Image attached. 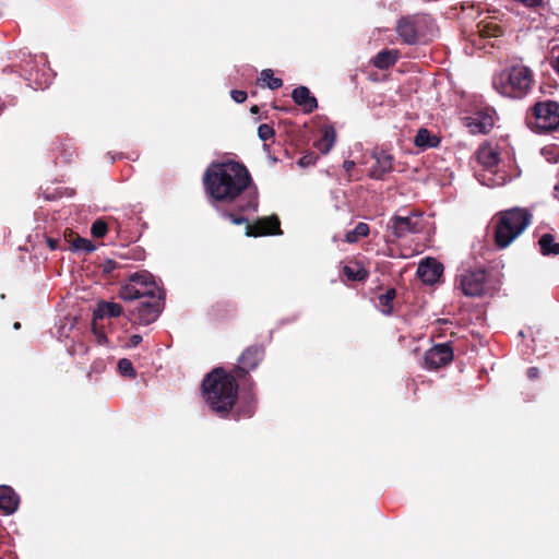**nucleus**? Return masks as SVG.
Returning <instances> with one entry per match:
<instances>
[{
	"label": "nucleus",
	"instance_id": "nucleus-27",
	"mask_svg": "<svg viewBox=\"0 0 559 559\" xmlns=\"http://www.w3.org/2000/svg\"><path fill=\"white\" fill-rule=\"evenodd\" d=\"M396 298V289L391 287L378 297L379 309L384 316L393 313V301Z\"/></svg>",
	"mask_w": 559,
	"mask_h": 559
},
{
	"label": "nucleus",
	"instance_id": "nucleus-36",
	"mask_svg": "<svg viewBox=\"0 0 559 559\" xmlns=\"http://www.w3.org/2000/svg\"><path fill=\"white\" fill-rule=\"evenodd\" d=\"M230 97H231L236 103L241 104V103H243V102L247 99L248 95H247V92H245V91H240V90H233V91L230 92Z\"/></svg>",
	"mask_w": 559,
	"mask_h": 559
},
{
	"label": "nucleus",
	"instance_id": "nucleus-45",
	"mask_svg": "<svg viewBox=\"0 0 559 559\" xmlns=\"http://www.w3.org/2000/svg\"><path fill=\"white\" fill-rule=\"evenodd\" d=\"M13 328H14L15 330H19V329L21 328V323H20V322H15V323L13 324Z\"/></svg>",
	"mask_w": 559,
	"mask_h": 559
},
{
	"label": "nucleus",
	"instance_id": "nucleus-35",
	"mask_svg": "<svg viewBox=\"0 0 559 559\" xmlns=\"http://www.w3.org/2000/svg\"><path fill=\"white\" fill-rule=\"evenodd\" d=\"M97 320H95L93 318V324H92V330H93V333L95 334L96 338H97V342L98 344H105L107 343L108 338L104 332V330L102 328H98L97 326V323H96Z\"/></svg>",
	"mask_w": 559,
	"mask_h": 559
},
{
	"label": "nucleus",
	"instance_id": "nucleus-26",
	"mask_svg": "<svg viewBox=\"0 0 559 559\" xmlns=\"http://www.w3.org/2000/svg\"><path fill=\"white\" fill-rule=\"evenodd\" d=\"M257 84L263 87L266 86L271 90H277L283 86V80L275 78L272 69H264L261 71Z\"/></svg>",
	"mask_w": 559,
	"mask_h": 559
},
{
	"label": "nucleus",
	"instance_id": "nucleus-42",
	"mask_svg": "<svg viewBox=\"0 0 559 559\" xmlns=\"http://www.w3.org/2000/svg\"><path fill=\"white\" fill-rule=\"evenodd\" d=\"M354 166H355V163H354V162H352V160H345V162H344V168H345L346 170H350Z\"/></svg>",
	"mask_w": 559,
	"mask_h": 559
},
{
	"label": "nucleus",
	"instance_id": "nucleus-21",
	"mask_svg": "<svg viewBox=\"0 0 559 559\" xmlns=\"http://www.w3.org/2000/svg\"><path fill=\"white\" fill-rule=\"evenodd\" d=\"M123 313L121 305L112 301H99L94 310L93 318L95 320L104 318H118Z\"/></svg>",
	"mask_w": 559,
	"mask_h": 559
},
{
	"label": "nucleus",
	"instance_id": "nucleus-43",
	"mask_svg": "<svg viewBox=\"0 0 559 559\" xmlns=\"http://www.w3.org/2000/svg\"><path fill=\"white\" fill-rule=\"evenodd\" d=\"M250 111L251 114H258L259 112V107L257 105H253L251 108H250Z\"/></svg>",
	"mask_w": 559,
	"mask_h": 559
},
{
	"label": "nucleus",
	"instance_id": "nucleus-14",
	"mask_svg": "<svg viewBox=\"0 0 559 559\" xmlns=\"http://www.w3.org/2000/svg\"><path fill=\"white\" fill-rule=\"evenodd\" d=\"M252 386L253 382H250L248 391H243L242 395L240 397L238 396L236 406L230 413L231 417L235 420H239L241 418H250L255 413L257 399L254 393L252 392Z\"/></svg>",
	"mask_w": 559,
	"mask_h": 559
},
{
	"label": "nucleus",
	"instance_id": "nucleus-39",
	"mask_svg": "<svg viewBox=\"0 0 559 559\" xmlns=\"http://www.w3.org/2000/svg\"><path fill=\"white\" fill-rule=\"evenodd\" d=\"M46 242L50 250L61 249L60 239L48 237Z\"/></svg>",
	"mask_w": 559,
	"mask_h": 559
},
{
	"label": "nucleus",
	"instance_id": "nucleus-25",
	"mask_svg": "<svg viewBox=\"0 0 559 559\" xmlns=\"http://www.w3.org/2000/svg\"><path fill=\"white\" fill-rule=\"evenodd\" d=\"M538 245L543 255H559V242L555 240L554 235L544 234L539 238Z\"/></svg>",
	"mask_w": 559,
	"mask_h": 559
},
{
	"label": "nucleus",
	"instance_id": "nucleus-6",
	"mask_svg": "<svg viewBox=\"0 0 559 559\" xmlns=\"http://www.w3.org/2000/svg\"><path fill=\"white\" fill-rule=\"evenodd\" d=\"M119 296L126 301H132L165 296V292L150 272L142 271L129 276L128 282L121 287Z\"/></svg>",
	"mask_w": 559,
	"mask_h": 559
},
{
	"label": "nucleus",
	"instance_id": "nucleus-11",
	"mask_svg": "<svg viewBox=\"0 0 559 559\" xmlns=\"http://www.w3.org/2000/svg\"><path fill=\"white\" fill-rule=\"evenodd\" d=\"M456 282L467 297H480L487 293L488 275L485 269L465 270Z\"/></svg>",
	"mask_w": 559,
	"mask_h": 559
},
{
	"label": "nucleus",
	"instance_id": "nucleus-1",
	"mask_svg": "<svg viewBox=\"0 0 559 559\" xmlns=\"http://www.w3.org/2000/svg\"><path fill=\"white\" fill-rule=\"evenodd\" d=\"M251 183L247 167L235 160L212 164L203 176L206 193L218 203L238 202Z\"/></svg>",
	"mask_w": 559,
	"mask_h": 559
},
{
	"label": "nucleus",
	"instance_id": "nucleus-37",
	"mask_svg": "<svg viewBox=\"0 0 559 559\" xmlns=\"http://www.w3.org/2000/svg\"><path fill=\"white\" fill-rule=\"evenodd\" d=\"M142 340L143 338H142V336L140 334H134V335H132L128 340V342L126 343V347L127 348H134V347H136L138 345L141 344Z\"/></svg>",
	"mask_w": 559,
	"mask_h": 559
},
{
	"label": "nucleus",
	"instance_id": "nucleus-33",
	"mask_svg": "<svg viewBox=\"0 0 559 559\" xmlns=\"http://www.w3.org/2000/svg\"><path fill=\"white\" fill-rule=\"evenodd\" d=\"M108 231V224L99 218L96 219L91 227V233L95 238H103Z\"/></svg>",
	"mask_w": 559,
	"mask_h": 559
},
{
	"label": "nucleus",
	"instance_id": "nucleus-34",
	"mask_svg": "<svg viewBox=\"0 0 559 559\" xmlns=\"http://www.w3.org/2000/svg\"><path fill=\"white\" fill-rule=\"evenodd\" d=\"M258 135L262 141L266 142L274 138L275 131L272 126L262 123L258 128Z\"/></svg>",
	"mask_w": 559,
	"mask_h": 559
},
{
	"label": "nucleus",
	"instance_id": "nucleus-2",
	"mask_svg": "<svg viewBox=\"0 0 559 559\" xmlns=\"http://www.w3.org/2000/svg\"><path fill=\"white\" fill-rule=\"evenodd\" d=\"M245 384L229 370L216 367L206 373L201 393L209 408L221 418H227L238 401L239 385Z\"/></svg>",
	"mask_w": 559,
	"mask_h": 559
},
{
	"label": "nucleus",
	"instance_id": "nucleus-22",
	"mask_svg": "<svg viewBox=\"0 0 559 559\" xmlns=\"http://www.w3.org/2000/svg\"><path fill=\"white\" fill-rule=\"evenodd\" d=\"M399 55V50L383 49L372 58L371 62L377 69L388 70L396 63Z\"/></svg>",
	"mask_w": 559,
	"mask_h": 559
},
{
	"label": "nucleus",
	"instance_id": "nucleus-17",
	"mask_svg": "<svg viewBox=\"0 0 559 559\" xmlns=\"http://www.w3.org/2000/svg\"><path fill=\"white\" fill-rule=\"evenodd\" d=\"M495 120L489 114L477 112L472 117L466 118V127L471 133L487 134L493 128Z\"/></svg>",
	"mask_w": 559,
	"mask_h": 559
},
{
	"label": "nucleus",
	"instance_id": "nucleus-7",
	"mask_svg": "<svg viewBox=\"0 0 559 559\" xmlns=\"http://www.w3.org/2000/svg\"><path fill=\"white\" fill-rule=\"evenodd\" d=\"M527 123L540 133L556 130L559 127V104L555 100L536 103Z\"/></svg>",
	"mask_w": 559,
	"mask_h": 559
},
{
	"label": "nucleus",
	"instance_id": "nucleus-20",
	"mask_svg": "<svg viewBox=\"0 0 559 559\" xmlns=\"http://www.w3.org/2000/svg\"><path fill=\"white\" fill-rule=\"evenodd\" d=\"M20 503L17 493L9 486H0V509L5 514L14 513Z\"/></svg>",
	"mask_w": 559,
	"mask_h": 559
},
{
	"label": "nucleus",
	"instance_id": "nucleus-16",
	"mask_svg": "<svg viewBox=\"0 0 559 559\" xmlns=\"http://www.w3.org/2000/svg\"><path fill=\"white\" fill-rule=\"evenodd\" d=\"M476 34L478 38L473 40L474 45L479 47H485V44L481 43L483 39L487 38H497L503 35V28L501 25L496 23L492 20H483L476 25Z\"/></svg>",
	"mask_w": 559,
	"mask_h": 559
},
{
	"label": "nucleus",
	"instance_id": "nucleus-12",
	"mask_svg": "<svg viewBox=\"0 0 559 559\" xmlns=\"http://www.w3.org/2000/svg\"><path fill=\"white\" fill-rule=\"evenodd\" d=\"M389 228L396 238H404L409 234H418L423 230L421 215L409 212L408 215H394L389 222Z\"/></svg>",
	"mask_w": 559,
	"mask_h": 559
},
{
	"label": "nucleus",
	"instance_id": "nucleus-18",
	"mask_svg": "<svg viewBox=\"0 0 559 559\" xmlns=\"http://www.w3.org/2000/svg\"><path fill=\"white\" fill-rule=\"evenodd\" d=\"M293 100L307 114L312 112L318 107V102L314 96L311 95L310 91L306 86H299L293 90Z\"/></svg>",
	"mask_w": 559,
	"mask_h": 559
},
{
	"label": "nucleus",
	"instance_id": "nucleus-15",
	"mask_svg": "<svg viewBox=\"0 0 559 559\" xmlns=\"http://www.w3.org/2000/svg\"><path fill=\"white\" fill-rule=\"evenodd\" d=\"M443 273V265L432 258L421 261L417 267V276L428 285L436 284Z\"/></svg>",
	"mask_w": 559,
	"mask_h": 559
},
{
	"label": "nucleus",
	"instance_id": "nucleus-38",
	"mask_svg": "<svg viewBox=\"0 0 559 559\" xmlns=\"http://www.w3.org/2000/svg\"><path fill=\"white\" fill-rule=\"evenodd\" d=\"M117 262L114 260H106L103 263V270L107 274H111L117 269Z\"/></svg>",
	"mask_w": 559,
	"mask_h": 559
},
{
	"label": "nucleus",
	"instance_id": "nucleus-40",
	"mask_svg": "<svg viewBox=\"0 0 559 559\" xmlns=\"http://www.w3.org/2000/svg\"><path fill=\"white\" fill-rule=\"evenodd\" d=\"M75 236H78L76 233H74L71 229H66V231H64V242H67L70 246H72V242H73V239L75 238Z\"/></svg>",
	"mask_w": 559,
	"mask_h": 559
},
{
	"label": "nucleus",
	"instance_id": "nucleus-4",
	"mask_svg": "<svg viewBox=\"0 0 559 559\" xmlns=\"http://www.w3.org/2000/svg\"><path fill=\"white\" fill-rule=\"evenodd\" d=\"M492 84L502 96L521 99L531 92L534 73L524 64H514L498 73L493 78Z\"/></svg>",
	"mask_w": 559,
	"mask_h": 559
},
{
	"label": "nucleus",
	"instance_id": "nucleus-8",
	"mask_svg": "<svg viewBox=\"0 0 559 559\" xmlns=\"http://www.w3.org/2000/svg\"><path fill=\"white\" fill-rule=\"evenodd\" d=\"M165 296L139 300L129 308L128 319L132 325L146 326L155 322L164 310Z\"/></svg>",
	"mask_w": 559,
	"mask_h": 559
},
{
	"label": "nucleus",
	"instance_id": "nucleus-5",
	"mask_svg": "<svg viewBox=\"0 0 559 559\" xmlns=\"http://www.w3.org/2000/svg\"><path fill=\"white\" fill-rule=\"evenodd\" d=\"M532 214L520 207H513L495 216L493 239L498 248H507L531 224Z\"/></svg>",
	"mask_w": 559,
	"mask_h": 559
},
{
	"label": "nucleus",
	"instance_id": "nucleus-41",
	"mask_svg": "<svg viewBox=\"0 0 559 559\" xmlns=\"http://www.w3.org/2000/svg\"><path fill=\"white\" fill-rule=\"evenodd\" d=\"M527 377L531 379V380H535L539 377V370L537 367H531L527 369Z\"/></svg>",
	"mask_w": 559,
	"mask_h": 559
},
{
	"label": "nucleus",
	"instance_id": "nucleus-9",
	"mask_svg": "<svg viewBox=\"0 0 559 559\" xmlns=\"http://www.w3.org/2000/svg\"><path fill=\"white\" fill-rule=\"evenodd\" d=\"M425 25V14L403 15L396 21L395 33L403 44L415 46L423 43V27Z\"/></svg>",
	"mask_w": 559,
	"mask_h": 559
},
{
	"label": "nucleus",
	"instance_id": "nucleus-44",
	"mask_svg": "<svg viewBox=\"0 0 559 559\" xmlns=\"http://www.w3.org/2000/svg\"><path fill=\"white\" fill-rule=\"evenodd\" d=\"M310 160L307 159V156H304L301 159H300V164H309Z\"/></svg>",
	"mask_w": 559,
	"mask_h": 559
},
{
	"label": "nucleus",
	"instance_id": "nucleus-19",
	"mask_svg": "<svg viewBox=\"0 0 559 559\" xmlns=\"http://www.w3.org/2000/svg\"><path fill=\"white\" fill-rule=\"evenodd\" d=\"M393 169V157L386 153L376 155V164L370 168V177L382 180Z\"/></svg>",
	"mask_w": 559,
	"mask_h": 559
},
{
	"label": "nucleus",
	"instance_id": "nucleus-31",
	"mask_svg": "<svg viewBox=\"0 0 559 559\" xmlns=\"http://www.w3.org/2000/svg\"><path fill=\"white\" fill-rule=\"evenodd\" d=\"M69 249L72 251L93 252L96 247L91 240L82 238L78 235L73 239L72 246H69Z\"/></svg>",
	"mask_w": 559,
	"mask_h": 559
},
{
	"label": "nucleus",
	"instance_id": "nucleus-23",
	"mask_svg": "<svg viewBox=\"0 0 559 559\" xmlns=\"http://www.w3.org/2000/svg\"><path fill=\"white\" fill-rule=\"evenodd\" d=\"M440 138L426 128H420L414 139V144L420 150L436 148L440 145Z\"/></svg>",
	"mask_w": 559,
	"mask_h": 559
},
{
	"label": "nucleus",
	"instance_id": "nucleus-10",
	"mask_svg": "<svg viewBox=\"0 0 559 559\" xmlns=\"http://www.w3.org/2000/svg\"><path fill=\"white\" fill-rule=\"evenodd\" d=\"M265 356V348L261 344L247 347L238 358V364L230 370L240 382H252L250 372L255 370Z\"/></svg>",
	"mask_w": 559,
	"mask_h": 559
},
{
	"label": "nucleus",
	"instance_id": "nucleus-29",
	"mask_svg": "<svg viewBox=\"0 0 559 559\" xmlns=\"http://www.w3.org/2000/svg\"><path fill=\"white\" fill-rule=\"evenodd\" d=\"M370 228L366 223H358L353 230H349L345 235V241L348 243L357 242L360 238H365L369 235Z\"/></svg>",
	"mask_w": 559,
	"mask_h": 559
},
{
	"label": "nucleus",
	"instance_id": "nucleus-28",
	"mask_svg": "<svg viewBox=\"0 0 559 559\" xmlns=\"http://www.w3.org/2000/svg\"><path fill=\"white\" fill-rule=\"evenodd\" d=\"M335 142V130L333 128L324 129L321 139L316 141L314 146L322 153L326 154Z\"/></svg>",
	"mask_w": 559,
	"mask_h": 559
},
{
	"label": "nucleus",
	"instance_id": "nucleus-30",
	"mask_svg": "<svg viewBox=\"0 0 559 559\" xmlns=\"http://www.w3.org/2000/svg\"><path fill=\"white\" fill-rule=\"evenodd\" d=\"M343 274L346 276L348 281L357 282L365 281L369 275L368 271L358 264H356L355 266L345 265L343 267Z\"/></svg>",
	"mask_w": 559,
	"mask_h": 559
},
{
	"label": "nucleus",
	"instance_id": "nucleus-24",
	"mask_svg": "<svg viewBox=\"0 0 559 559\" xmlns=\"http://www.w3.org/2000/svg\"><path fill=\"white\" fill-rule=\"evenodd\" d=\"M478 162L489 171H493V168L498 166L500 160L499 153L491 147H481L477 152Z\"/></svg>",
	"mask_w": 559,
	"mask_h": 559
},
{
	"label": "nucleus",
	"instance_id": "nucleus-32",
	"mask_svg": "<svg viewBox=\"0 0 559 559\" xmlns=\"http://www.w3.org/2000/svg\"><path fill=\"white\" fill-rule=\"evenodd\" d=\"M118 370H119L120 374L123 377H128L131 379L136 377V371L133 368V365L130 359L121 358L118 361Z\"/></svg>",
	"mask_w": 559,
	"mask_h": 559
},
{
	"label": "nucleus",
	"instance_id": "nucleus-13",
	"mask_svg": "<svg viewBox=\"0 0 559 559\" xmlns=\"http://www.w3.org/2000/svg\"><path fill=\"white\" fill-rule=\"evenodd\" d=\"M453 359L454 352L450 342L436 344L425 353L423 367L427 370H438L451 364Z\"/></svg>",
	"mask_w": 559,
	"mask_h": 559
},
{
	"label": "nucleus",
	"instance_id": "nucleus-3",
	"mask_svg": "<svg viewBox=\"0 0 559 559\" xmlns=\"http://www.w3.org/2000/svg\"><path fill=\"white\" fill-rule=\"evenodd\" d=\"M258 204V197L254 195L246 203L238 202L235 211L221 207H217V210L224 218L229 219L233 224H246L245 234L247 237L257 238L263 236L282 235L283 231L281 229V221L277 215L273 214L270 216L259 217L252 223H249L248 219L242 215V213L249 210L257 211Z\"/></svg>",
	"mask_w": 559,
	"mask_h": 559
}]
</instances>
